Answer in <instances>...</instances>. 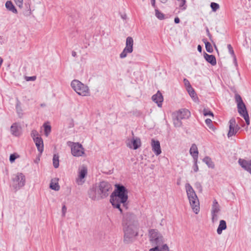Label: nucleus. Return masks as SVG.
Wrapping results in <instances>:
<instances>
[{
	"mask_svg": "<svg viewBox=\"0 0 251 251\" xmlns=\"http://www.w3.org/2000/svg\"><path fill=\"white\" fill-rule=\"evenodd\" d=\"M53 165L55 168H57L59 165V155L57 154H54L53 157Z\"/></svg>",
	"mask_w": 251,
	"mask_h": 251,
	"instance_id": "32",
	"label": "nucleus"
},
{
	"mask_svg": "<svg viewBox=\"0 0 251 251\" xmlns=\"http://www.w3.org/2000/svg\"><path fill=\"white\" fill-rule=\"evenodd\" d=\"M25 183V177L23 173H18L13 175L12 186L15 191H17L24 186Z\"/></svg>",
	"mask_w": 251,
	"mask_h": 251,
	"instance_id": "6",
	"label": "nucleus"
},
{
	"mask_svg": "<svg viewBox=\"0 0 251 251\" xmlns=\"http://www.w3.org/2000/svg\"><path fill=\"white\" fill-rule=\"evenodd\" d=\"M227 48L228 49L229 53L231 55H233L234 54V51H233V50L231 45H230V44L227 45Z\"/></svg>",
	"mask_w": 251,
	"mask_h": 251,
	"instance_id": "48",
	"label": "nucleus"
},
{
	"mask_svg": "<svg viewBox=\"0 0 251 251\" xmlns=\"http://www.w3.org/2000/svg\"><path fill=\"white\" fill-rule=\"evenodd\" d=\"M123 224V226H128L137 227V218L136 216L132 213H126L124 217Z\"/></svg>",
	"mask_w": 251,
	"mask_h": 251,
	"instance_id": "11",
	"label": "nucleus"
},
{
	"mask_svg": "<svg viewBox=\"0 0 251 251\" xmlns=\"http://www.w3.org/2000/svg\"><path fill=\"white\" fill-rule=\"evenodd\" d=\"M242 117L245 119L247 125H250V119H249V116L248 113H246L245 115H244V116H242Z\"/></svg>",
	"mask_w": 251,
	"mask_h": 251,
	"instance_id": "44",
	"label": "nucleus"
},
{
	"mask_svg": "<svg viewBox=\"0 0 251 251\" xmlns=\"http://www.w3.org/2000/svg\"><path fill=\"white\" fill-rule=\"evenodd\" d=\"M36 79L35 76H30V77H26V80L27 81H34Z\"/></svg>",
	"mask_w": 251,
	"mask_h": 251,
	"instance_id": "49",
	"label": "nucleus"
},
{
	"mask_svg": "<svg viewBox=\"0 0 251 251\" xmlns=\"http://www.w3.org/2000/svg\"><path fill=\"white\" fill-rule=\"evenodd\" d=\"M10 132L14 136L19 137L22 134V128L20 124L15 123L10 127Z\"/></svg>",
	"mask_w": 251,
	"mask_h": 251,
	"instance_id": "17",
	"label": "nucleus"
},
{
	"mask_svg": "<svg viewBox=\"0 0 251 251\" xmlns=\"http://www.w3.org/2000/svg\"><path fill=\"white\" fill-rule=\"evenodd\" d=\"M174 21L176 24H178L180 22V20L178 17H176L175 18Z\"/></svg>",
	"mask_w": 251,
	"mask_h": 251,
	"instance_id": "51",
	"label": "nucleus"
},
{
	"mask_svg": "<svg viewBox=\"0 0 251 251\" xmlns=\"http://www.w3.org/2000/svg\"><path fill=\"white\" fill-rule=\"evenodd\" d=\"M126 146L130 149L137 150L141 146V142L139 138L133 136L126 141Z\"/></svg>",
	"mask_w": 251,
	"mask_h": 251,
	"instance_id": "13",
	"label": "nucleus"
},
{
	"mask_svg": "<svg viewBox=\"0 0 251 251\" xmlns=\"http://www.w3.org/2000/svg\"><path fill=\"white\" fill-rule=\"evenodd\" d=\"M190 116V111L186 109H182L174 113L173 120L174 126L176 127H181L182 126L181 120L188 118Z\"/></svg>",
	"mask_w": 251,
	"mask_h": 251,
	"instance_id": "3",
	"label": "nucleus"
},
{
	"mask_svg": "<svg viewBox=\"0 0 251 251\" xmlns=\"http://www.w3.org/2000/svg\"><path fill=\"white\" fill-rule=\"evenodd\" d=\"M194 167H193L194 171L195 172H197L199 170V167H198V166L197 165L198 160H194Z\"/></svg>",
	"mask_w": 251,
	"mask_h": 251,
	"instance_id": "47",
	"label": "nucleus"
},
{
	"mask_svg": "<svg viewBox=\"0 0 251 251\" xmlns=\"http://www.w3.org/2000/svg\"><path fill=\"white\" fill-rule=\"evenodd\" d=\"M25 9L23 11V14L25 16H29L31 14V10L29 3H25Z\"/></svg>",
	"mask_w": 251,
	"mask_h": 251,
	"instance_id": "30",
	"label": "nucleus"
},
{
	"mask_svg": "<svg viewBox=\"0 0 251 251\" xmlns=\"http://www.w3.org/2000/svg\"><path fill=\"white\" fill-rule=\"evenodd\" d=\"M196 185H200V183H196Z\"/></svg>",
	"mask_w": 251,
	"mask_h": 251,
	"instance_id": "58",
	"label": "nucleus"
},
{
	"mask_svg": "<svg viewBox=\"0 0 251 251\" xmlns=\"http://www.w3.org/2000/svg\"><path fill=\"white\" fill-rule=\"evenodd\" d=\"M239 165L247 172L251 170V159L246 160L244 159L240 158L238 160Z\"/></svg>",
	"mask_w": 251,
	"mask_h": 251,
	"instance_id": "19",
	"label": "nucleus"
},
{
	"mask_svg": "<svg viewBox=\"0 0 251 251\" xmlns=\"http://www.w3.org/2000/svg\"><path fill=\"white\" fill-rule=\"evenodd\" d=\"M211 220L213 223H216L219 218L218 213H211Z\"/></svg>",
	"mask_w": 251,
	"mask_h": 251,
	"instance_id": "37",
	"label": "nucleus"
},
{
	"mask_svg": "<svg viewBox=\"0 0 251 251\" xmlns=\"http://www.w3.org/2000/svg\"><path fill=\"white\" fill-rule=\"evenodd\" d=\"M87 173L88 170L86 166L83 165L79 167L78 170L77 177L76 179V182L78 185H81L85 182Z\"/></svg>",
	"mask_w": 251,
	"mask_h": 251,
	"instance_id": "12",
	"label": "nucleus"
},
{
	"mask_svg": "<svg viewBox=\"0 0 251 251\" xmlns=\"http://www.w3.org/2000/svg\"><path fill=\"white\" fill-rule=\"evenodd\" d=\"M210 6L213 11H216L219 8V5L218 3L215 2H211Z\"/></svg>",
	"mask_w": 251,
	"mask_h": 251,
	"instance_id": "38",
	"label": "nucleus"
},
{
	"mask_svg": "<svg viewBox=\"0 0 251 251\" xmlns=\"http://www.w3.org/2000/svg\"><path fill=\"white\" fill-rule=\"evenodd\" d=\"M6 9L14 14L17 13V10L11 1L8 0L5 3Z\"/></svg>",
	"mask_w": 251,
	"mask_h": 251,
	"instance_id": "26",
	"label": "nucleus"
},
{
	"mask_svg": "<svg viewBox=\"0 0 251 251\" xmlns=\"http://www.w3.org/2000/svg\"><path fill=\"white\" fill-rule=\"evenodd\" d=\"M15 3L20 8H23V0H14Z\"/></svg>",
	"mask_w": 251,
	"mask_h": 251,
	"instance_id": "41",
	"label": "nucleus"
},
{
	"mask_svg": "<svg viewBox=\"0 0 251 251\" xmlns=\"http://www.w3.org/2000/svg\"><path fill=\"white\" fill-rule=\"evenodd\" d=\"M123 230L124 232V243L129 244L132 242L138 234L137 227L126 226H124Z\"/></svg>",
	"mask_w": 251,
	"mask_h": 251,
	"instance_id": "5",
	"label": "nucleus"
},
{
	"mask_svg": "<svg viewBox=\"0 0 251 251\" xmlns=\"http://www.w3.org/2000/svg\"><path fill=\"white\" fill-rule=\"evenodd\" d=\"M205 124L208 126V127L212 129V130L214 131L215 128H214L212 124V120L210 119H206L205 121Z\"/></svg>",
	"mask_w": 251,
	"mask_h": 251,
	"instance_id": "34",
	"label": "nucleus"
},
{
	"mask_svg": "<svg viewBox=\"0 0 251 251\" xmlns=\"http://www.w3.org/2000/svg\"><path fill=\"white\" fill-rule=\"evenodd\" d=\"M127 189L122 185H116V189L112 193L110 196V202L115 208H118L121 212L122 210L121 208V204L123 206L126 205V202L128 199Z\"/></svg>",
	"mask_w": 251,
	"mask_h": 251,
	"instance_id": "1",
	"label": "nucleus"
},
{
	"mask_svg": "<svg viewBox=\"0 0 251 251\" xmlns=\"http://www.w3.org/2000/svg\"><path fill=\"white\" fill-rule=\"evenodd\" d=\"M152 100L157 103L158 106L161 107L162 105V102L163 101V98L162 94L159 91H158L156 94L152 96Z\"/></svg>",
	"mask_w": 251,
	"mask_h": 251,
	"instance_id": "20",
	"label": "nucleus"
},
{
	"mask_svg": "<svg viewBox=\"0 0 251 251\" xmlns=\"http://www.w3.org/2000/svg\"><path fill=\"white\" fill-rule=\"evenodd\" d=\"M150 240L152 246L160 245L163 241V237L157 230L151 229L149 231Z\"/></svg>",
	"mask_w": 251,
	"mask_h": 251,
	"instance_id": "8",
	"label": "nucleus"
},
{
	"mask_svg": "<svg viewBox=\"0 0 251 251\" xmlns=\"http://www.w3.org/2000/svg\"><path fill=\"white\" fill-rule=\"evenodd\" d=\"M151 3L153 7H155V0H151Z\"/></svg>",
	"mask_w": 251,
	"mask_h": 251,
	"instance_id": "52",
	"label": "nucleus"
},
{
	"mask_svg": "<svg viewBox=\"0 0 251 251\" xmlns=\"http://www.w3.org/2000/svg\"><path fill=\"white\" fill-rule=\"evenodd\" d=\"M202 41H203V42L204 43V44H205V43L208 42L206 41V39H203L202 40Z\"/></svg>",
	"mask_w": 251,
	"mask_h": 251,
	"instance_id": "57",
	"label": "nucleus"
},
{
	"mask_svg": "<svg viewBox=\"0 0 251 251\" xmlns=\"http://www.w3.org/2000/svg\"><path fill=\"white\" fill-rule=\"evenodd\" d=\"M151 146L152 150L156 155H159L161 153V150L160 142L152 139L151 141Z\"/></svg>",
	"mask_w": 251,
	"mask_h": 251,
	"instance_id": "18",
	"label": "nucleus"
},
{
	"mask_svg": "<svg viewBox=\"0 0 251 251\" xmlns=\"http://www.w3.org/2000/svg\"><path fill=\"white\" fill-rule=\"evenodd\" d=\"M183 81L186 89L188 88L189 87H191L189 81L186 78H184Z\"/></svg>",
	"mask_w": 251,
	"mask_h": 251,
	"instance_id": "46",
	"label": "nucleus"
},
{
	"mask_svg": "<svg viewBox=\"0 0 251 251\" xmlns=\"http://www.w3.org/2000/svg\"><path fill=\"white\" fill-rule=\"evenodd\" d=\"M155 16L158 19L160 20H162L164 19V14L162 13L161 12H160L158 9H155Z\"/></svg>",
	"mask_w": 251,
	"mask_h": 251,
	"instance_id": "36",
	"label": "nucleus"
},
{
	"mask_svg": "<svg viewBox=\"0 0 251 251\" xmlns=\"http://www.w3.org/2000/svg\"><path fill=\"white\" fill-rule=\"evenodd\" d=\"M19 157V155H16L15 154H12L10 156L9 160L11 163H13L15 159Z\"/></svg>",
	"mask_w": 251,
	"mask_h": 251,
	"instance_id": "43",
	"label": "nucleus"
},
{
	"mask_svg": "<svg viewBox=\"0 0 251 251\" xmlns=\"http://www.w3.org/2000/svg\"><path fill=\"white\" fill-rule=\"evenodd\" d=\"M72 88L79 95L81 96H88L90 95V91L88 87L78 80H73L71 84Z\"/></svg>",
	"mask_w": 251,
	"mask_h": 251,
	"instance_id": "4",
	"label": "nucleus"
},
{
	"mask_svg": "<svg viewBox=\"0 0 251 251\" xmlns=\"http://www.w3.org/2000/svg\"><path fill=\"white\" fill-rule=\"evenodd\" d=\"M206 32L207 33V35L209 37V38L211 39V35L209 31V30L208 29H206Z\"/></svg>",
	"mask_w": 251,
	"mask_h": 251,
	"instance_id": "54",
	"label": "nucleus"
},
{
	"mask_svg": "<svg viewBox=\"0 0 251 251\" xmlns=\"http://www.w3.org/2000/svg\"><path fill=\"white\" fill-rule=\"evenodd\" d=\"M205 48L206 51L208 52L211 53L213 51L212 46L209 42L205 43Z\"/></svg>",
	"mask_w": 251,
	"mask_h": 251,
	"instance_id": "35",
	"label": "nucleus"
},
{
	"mask_svg": "<svg viewBox=\"0 0 251 251\" xmlns=\"http://www.w3.org/2000/svg\"><path fill=\"white\" fill-rule=\"evenodd\" d=\"M190 153L193 157L194 160L198 159V149L196 144H193L190 149Z\"/></svg>",
	"mask_w": 251,
	"mask_h": 251,
	"instance_id": "22",
	"label": "nucleus"
},
{
	"mask_svg": "<svg viewBox=\"0 0 251 251\" xmlns=\"http://www.w3.org/2000/svg\"><path fill=\"white\" fill-rule=\"evenodd\" d=\"M227 228L226 222L224 220L220 221L219 225L217 229L218 234L220 235L222 233L223 230L226 229Z\"/></svg>",
	"mask_w": 251,
	"mask_h": 251,
	"instance_id": "23",
	"label": "nucleus"
},
{
	"mask_svg": "<svg viewBox=\"0 0 251 251\" xmlns=\"http://www.w3.org/2000/svg\"><path fill=\"white\" fill-rule=\"evenodd\" d=\"M178 1L180 2L179 5L182 10H184L186 9V6H185L186 3V0H177Z\"/></svg>",
	"mask_w": 251,
	"mask_h": 251,
	"instance_id": "39",
	"label": "nucleus"
},
{
	"mask_svg": "<svg viewBox=\"0 0 251 251\" xmlns=\"http://www.w3.org/2000/svg\"><path fill=\"white\" fill-rule=\"evenodd\" d=\"M89 197L92 200L99 201L103 198L98 189V186L91 188L88 192Z\"/></svg>",
	"mask_w": 251,
	"mask_h": 251,
	"instance_id": "15",
	"label": "nucleus"
},
{
	"mask_svg": "<svg viewBox=\"0 0 251 251\" xmlns=\"http://www.w3.org/2000/svg\"><path fill=\"white\" fill-rule=\"evenodd\" d=\"M220 210V206L217 201L214 200L212 206L211 213H218Z\"/></svg>",
	"mask_w": 251,
	"mask_h": 251,
	"instance_id": "29",
	"label": "nucleus"
},
{
	"mask_svg": "<svg viewBox=\"0 0 251 251\" xmlns=\"http://www.w3.org/2000/svg\"><path fill=\"white\" fill-rule=\"evenodd\" d=\"M201 50H202V48H201V45H198V50L199 52H201Z\"/></svg>",
	"mask_w": 251,
	"mask_h": 251,
	"instance_id": "53",
	"label": "nucleus"
},
{
	"mask_svg": "<svg viewBox=\"0 0 251 251\" xmlns=\"http://www.w3.org/2000/svg\"><path fill=\"white\" fill-rule=\"evenodd\" d=\"M33 140L35 143L38 151L40 152V153H42L44 150V144L42 139L40 137H37Z\"/></svg>",
	"mask_w": 251,
	"mask_h": 251,
	"instance_id": "21",
	"label": "nucleus"
},
{
	"mask_svg": "<svg viewBox=\"0 0 251 251\" xmlns=\"http://www.w3.org/2000/svg\"><path fill=\"white\" fill-rule=\"evenodd\" d=\"M229 131L227 134L228 137H230L235 135L238 130L237 126L236 125V122L234 119H231L229 122Z\"/></svg>",
	"mask_w": 251,
	"mask_h": 251,
	"instance_id": "16",
	"label": "nucleus"
},
{
	"mask_svg": "<svg viewBox=\"0 0 251 251\" xmlns=\"http://www.w3.org/2000/svg\"><path fill=\"white\" fill-rule=\"evenodd\" d=\"M204 57L205 59L212 66H214L216 64V59L213 55H209L205 53L204 54Z\"/></svg>",
	"mask_w": 251,
	"mask_h": 251,
	"instance_id": "25",
	"label": "nucleus"
},
{
	"mask_svg": "<svg viewBox=\"0 0 251 251\" xmlns=\"http://www.w3.org/2000/svg\"><path fill=\"white\" fill-rule=\"evenodd\" d=\"M16 109H17V111L18 112V113L20 114V111H21V110L20 109V107L18 103L17 104Z\"/></svg>",
	"mask_w": 251,
	"mask_h": 251,
	"instance_id": "50",
	"label": "nucleus"
},
{
	"mask_svg": "<svg viewBox=\"0 0 251 251\" xmlns=\"http://www.w3.org/2000/svg\"><path fill=\"white\" fill-rule=\"evenodd\" d=\"M133 40L131 37H127L126 39V47L123 51L120 54L121 58H126L128 53H131L133 51Z\"/></svg>",
	"mask_w": 251,
	"mask_h": 251,
	"instance_id": "10",
	"label": "nucleus"
},
{
	"mask_svg": "<svg viewBox=\"0 0 251 251\" xmlns=\"http://www.w3.org/2000/svg\"><path fill=\"white\" fill-rule=\"evenodd\" d=\"M187 92H188L189 95L195 101H197L198 100V98L196 95V94L194 90V89L191 87H189L188 88L186 89Z\"/></svg>",
	"mask_w": 251,
	"mask_h": 251,
	"instance_id": "28",
	"label": "nucleus"
},
{
	"mask_svg": "<svg viewBox=\"0 0 251 251\" xmlns=\"http://www.w3.org/2000/svg\"><path fill=\"white\" fill-rule=\"evenodd\" d=\"M235 100L237 103L238 112L242 116L248 113L246 105L242 100V98L239 95H235Z\"/></svg>",
	"mask_w": 251,
	"mask_h": 251,
	"instance_id": "14",
	"label": "nucleus"
},
{
	"mask_svg": "<svg viewBox=\"0 0 251 251\" xmlns=\"http://www.w3.org/2000/svg\"><path fill=\"white\" fill-rule=\"evenodd\" d=\"M143 1H144V0H142Z\"/></svg>",
	"mask_w": 251,
	"mask_h": 251,
	"instance_id": "60",
	"label": "nucleus"
},
{
	"mask_svg": "<svg viewBox=\"0 0 251 251\" xmlns=\"http://www.w3.org/2000/svg\"><path fill=\"white\" fill-rule=\"evenodd\" d=\"M58 179H52L50 184V188L55 191H58L60 189V186L58 184Z\"/></svg>",
	"mask_w": 251,
	"mask_h": 251,
	"instance_id": "24",
	"label": "nucleus"
},
{
	"mask_svg": "<svg viewBox=\"0 0 251 251\" xmlns=\"http://www.w3.org/2000/svg\"><path fill=\"white\" fill-rule=\"evenodd\" d=\"M72 56H74V57H75V56H76V52H75V51H72Z\"/></svg>",
	"mask_w": 251,
	"mask_h": 251,
	"instance_id": "55",
	"label": "nucleus"
},
{
	"mask_svg": "<svg viewBox=\"0 0 251 251\" xmlns=\"http://www.w3.org/2000/svg\"><path fill=\"white\" fill-rule=\"evenodd\" d=\"M203 161L209 167V168H214V163L212 161L211 159L210 158H209V157H205L203 159Z\"/></svg>",
	"mask_w": 251,
	"mask_h": 251,
	"instance_id": "31",
	"label": "nucleus"
},
{
	"mask_svg": "<svg viewBox=\"0 0 251 251\" xmlns=\"http://www.w3.org/2000/svg\"><path fill=\"white\" fill-rule=\"evenodd\" d=\"M43 126L44 127L45 134L47 137H48L51 131V126L46 124H44Z\"/></svg>",
	"mask_w": 251,
	"mask_h": 251,
	"instance_id": "33",
	"label": "nucleus"
},
{
	"mask_svg": "<svg viewBox=\"0 0 251 251\" xmlns=\"http://www.w3.org/2000/svg\"><path fill=\"white\" fill-rule=\"evenodd\" d=\"M159 246L157 245L154 248L150 249L149 251H169V247L166 244L163 245L161 248Z\"/></svg>",
	"mask_w": 251,
	"mask_h": 251,
	"instance_id": "27",
	"label": "nucleus"
},
{
	"mask_svg": "<svg viewBox=\"0 0 251 251\" xmlns=\"http://www.w3.org/2000/svg\"><path fill=\"white\" fill-rule=\"evenodd\" d=\"M67 212V207L65 205H63L62 207V216L64 217Z\"/></svg>",
	"mask_w": 251,
	"mask_h": 251,
	"instance_id": "45",
	"label": "nucleus"
},
{
	"mask_svg": "<svg viewBox=\"0 0 251 251\" xmlns=\"http://www.w3.org/2000/svg\"><path fill=\"white\" fill-rule=\"evenodd\" d=\"M249 173L251 175V170H250V171H249Z\"/></svg>",
	"mask_w": 251,
	"mask_h": 251,
	"instance_id": "59",
	"label": "nucleus"
},
{
	"mask_svg": "<svg viewBox=\"0 0 251 251\" xmlns=\"http://www.w3.org/2000/svg\"><path fill=\"white\" fill-rule=\"evenodd\" d=\"M160 1L163 3H165L167 2L168 0H159Z\"/></svg>",
	"mask_w": 251,
	"mask_h": 251,
	"instance_id": "56",
	"label": "nucleus"
},
{
	"mask_svg": "<svg viewBox=\"0 0 251 251\" xmlns=\"http://www.w3.org/2000/svg\"><path fill=\"white\" fill-rule=\"evenodd\" d=\"M31 136L33 138V140L36 138L37 137H40L38 131L36 130H32L31 131Z\"/></svg>",
	"mask_w": 251,
	"mask_h": 251,
	"instance_id": "40",
	"label": "nucleus"
},
{
	"mask_svg": "<svg viewBox=\"0 0 251 251\" xmlns=\"http://www.w3.org/2000/svg\"><path fill=\"white\" fill-rule=\"evenodd\" d=\"M68 145L71 148L72 155L75 157L83 156L84 153V149L81 144L78 142H68Z\"/></svg>",
	"mask_w": 251,
	"mask_h": 251,
	"instance_id": "7",
	"label": "nucleus"
},
{
	"mask_svg": "<svg viewBox=\"0 0 251 251\" xmlns=\"http://www.w3.org/2000/svg\"><path fill=\"white\" fill-rule=\"evenodd\" d=\"M203 115L205 116H211L212 117H213V113L209 111V110H208L207 109H204L203 110Z\"/></svg>",
	"mask_w": 251,
	"mask_h": 251,
	"instance_id": "42",
	"label": "nucleus"
},
{
	"mask_svg": "<svg viewBox=\"0 0 251 251\" xmlns=\"http://www.w3.org/2000/svg\"><path fill=\"white\" fill-rule=\"evenodd\" d=\"M103 199L106 198L111 193L112 190V185L106 181H101L98 185Z\"/></svg>",
	"mask_w": 251,
	"mask_h": 251,
	"instance_id": "9",
	"label": "nucleus"
},
{
	"mask_svg": "<svg viewBox=\"0 0 251 251\" xmlns=\"http://www.w3.org/2000/svg\"><path fill=\"white\" fill-rule=\"evenodd\" d=\"M187 197L193 211L198 214L200 211V202L198 198L191 185L187 183L185 185Z\"/></svg>",
	"mask_w": 251,
	"mask_h": 251,
	"instance_id": "2",
	"label": "nucleus"
}]
</instances>
